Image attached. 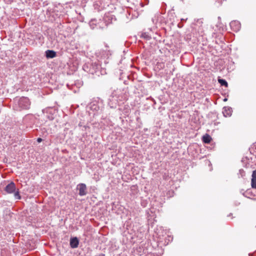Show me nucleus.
I'll return each instance as SVG.
<instances>
[{
    "label": "nucleus",
    "instance_id": "nucleus-13",
    "mask_svg": "<svg viewBox=\"0 0 256 256\" xmlns=\"http://www.w3.org/2000/svg\"><path fill=\"white\" fill-rule=\"evenodd\" d=\"M211 140L212 138L208 134H206L202 136V141L206 144L210 143Z\"/></svg>",
    "mask_w": 256,
    "mask_h": 256
},
{
    "label": "nucleus",
    "instance_id": "nucleus-19",
    "mask_svg": "<svg viewBox=\"0 0 256 256\" xmlns=\"http://www.w3.org/2000/svg\"><path fill=\"white\" fill-rule=\"evenodd\" d=\"M227 100H228V98H224V102H226V101H227Z\"/></svg>",
    "mask_w": 256,
    "mask_h": 256
},
{
    "label": "nucleus",
    "instance_id": "nucleus-4",
    "mask_svg": "<svg viewBox=\"0 0 256 256\" xmlns=\"http://www.w3.org/2000/svg\"><path fill=\"white\" fill-rule=\"evenodd\" d=\"M4 190L8 194L14 193L15 199L20 200L21 198L18 189H16V184L13 182H11L8 184L4 188Z\"/></svg>",
    "mask_w": 256,
    "mask_h": 256
},
{
    "label": "nucleus",
    "instance_id": "nucleus-14",
    "mask_svg": "<svg viewBox=\"0 0 256 256\" xmlns=\"http://www.w3.org/2000/svg\"><path fill=\"white\" fill-rule=\"evenodd\" d=\"M218 82L220 84L221 86H225L226 87H228V83L225 80L222 79V78H219L218 80Z\"/></svg>",
    "mask_w": 256,
    "mask_h": 256
},
{
    "label": "nucleus",
    "instance_id": "nucleus-11",
    "mask_svg": "<svg viewBox=\"0 0 256 256\" xmlns=\"http://www.w3.org/2000/svg\"><path fill=\"white\" fill-rule=\"evenodd\" d=\"M45 55L47 58H52L56 56V52L53 50H47L45 52Z\"/></svg>",
    "mask_w": 256,
    "mask_h": 256
},
{
    "label": "nucleus",
    "instance_id": "nucleus-20",
    "mask_svg": "<svg viewBox=\"0 0 256 256\" xmlns=\"http://www.w3.org/2000/svg\"><path fill=\"white\" fill-rule=\"evenodd\" d=\"M104 256V254H103V256Z\"/></svg>",
    "mask_w": 256,
    "mask_h": 256
},
{
    "label": "nucleus",
    "instance_id": "nucleus-15",
    "mask_svg": "<svg viewBox=\"0 0 256 256\" xmlns=\"http://www.w3.org/2000/svg\"><path fill=\"white\" fill-rule=\"evenodd\" d=\"M141 37L146 40H150L152 38L151 36L150 35H149L148 32L142 33L141 35Z\"/></svg>",
    "mask_w": 256,
    "mask_h": 256
},
{
    "label": "nucleus",
    "instance_id": "nucleus-12",
    "mask_svg": "<svg viewBox=\"0 0 256 256\" xmlns=\"http://www.w3.org/2000/svg\"><path fill=\"white\" fill-rule=\"evenodd\" d=\"M251 185L252 188H256V170L252 172Z\"/></svg>",
    "mask_w": 256,
    "mask_h": 256
},
{
    "label": "nucleus",
    "instance_id": "nucleus-17",
    "mask_svg": "<svg viewBox=\"0 0 256 256\" xmlns=\"http://www.w3.org/2000/svg\"><path fill=\"white\" fill-rule=\"evenodd\" d=\"M238 174L240 175L242 177L244 176L245 174V172L244 171L242 170V169H240V170H239V174Z\"/></svg>",
    "mask_w": 256,
    "mask_h": 256
},
{
    "label": "nucleus",
    "instance_id": "nucleus-5",
    "mask_svg": "<svg viewBox=\"0 0 256 256\" xmlns=\"http://www.w3.org/2000/svg\"><path fill=\"white\" fill-rule=\"evenodd\" d=\"M98 57H100L102 59H104V63L106 64L108 63V59L111 56L112 53L108 50V46L106 44L105 48L104 49L101 50L99 52Z\"/></svg>",
    "mask_w": 256,
    "mask_h": 256
},
{
    "label": "nucleus",
    "instance_id": "nucleus-10",
    "mask_svg": "<svg viewBox=\"0 0 256 256\" xmlns=\"http://www.w3.org/2000/svg\"><path fill=\"white\" fill-rule=\"evenodd\" d=\"M232 108L230 107L224 106L223 108L222 113L225 117L230 116L232 113Z\"/></svg>",
    "mask_w": 256,
    "mask_h": 256
},
{
    "label": "nucleus",
    "instance_id": "nucleus-7",
    "mask_svg": "<svg viewBox=\"0 0 256 256\" xmlns=\"http://www.w3.org/2000/svg\"><path fill=\"white\" fill-rule=\"evenodd\" d=\"M78 190V194L80 196H84L86 194V186L84 184H80L77 186Z\"/></svg>",
    "mask_w": 256,
    "mask_h": 256
},
{
    "label": "nucleus",
    "instance_id": "nucleus-6",
    "mask_svg": "<svg viewBox=\"0 0 256 256\" xmlns=\"http://www.w3.org/2000/svg\"><path fill=\"white\" fill-rule=\"evenodd\" d=\"M113 20H116L115 16L110 14H106L104 17V20L106 26L112 22Z\"/></svg>",
    "mask_w": 256,
    "mask_h": 256
},
{
    "label": "nucleus",
    "instance_id": "nucleus-3",
    "mask_svg": "<svg viewBox=\"0 0 256 256\" xmlns=\"http://www.w3.org/2000/svg\"><path fill=\"white\" fill-rule=\"evenodd\" d=\"M30 102L27 97L16 98L14 100L13 108L14 110L20 111L30 108Z\"/></svg>",
    "mask_w": 256,
    "mask_h": 256
},
{
    "label": "nucleus",
    "instance_id": "nucleus-18",
    "mask_svg": "<svg viewBox=\"0 0 256 256\" xmlns=\"http://www.w3.org/2000/svg\"><path fill=\"white\" fill-rule=\"evenodd\" d=\"M42 138H37V142H42Z\"/></svg>",
    "mask_w": 256,
    "mask_h": 256
},
{
    "label": "nucleus",
    "instance_id": "nucleus-16",
    "mask_svg": "<svg viewBox=\"0 0 256 256\" xmlns=\"http://www.w3.org/2000/svg\"><path fill=\"white\" fill-rule=\"evenodd\" d=\"M90 109L92 110H96V111H98V110L100 108L99 106H98V104H92L90 106Z\"/></svg>",
    "mask_w": 256,
    "mask_h": 256
},
{
    "label": "nucleus",
    "instance_id": "nucleus-1",
    "mask_svg": "<svg viewBox=\"0 0 256 256\" xmlns=\"http://www.w3.org/2000/svg\"><path fill=\"white\" fill-rule=\"evenodd\" d=\"M127 98L128 95L124 90L117 89L114 90L110 95L108 99V105L110 108H116L120 103L126 100Z\"/></svg>",
    "mask_w": 256,
    "mask_h": 256
},
{
    "label": "nucleus",
    "instance_id": "nucleus-8",
    "mask_svg": "<svg viewBox=\"0 0 256 256\" xmlns=\"http://www.w3.org/2000/svg\"><path fill=\"white\" fill-rule=\"evenodd\" d=\"M230 26L234 31L238 32L240 28V24L238 21L233 20L232 21L230 24Z\"/></svg>",
    "mask_w": 256,
    "mask_h": 256
},
{
    "label": "nucleus",
    "instance_id": "nucleus-9",
    "mask_svg": "<svg viewBox=\"0 0 256 256\" xmlns=\"http://www.w3.org/2000/svg\"><path fill=\"white\" fill-rule=\"evenodd\" d=\"M70 244L72 248H76L79 244V240L77 237L72 238L70 239Z\"/></svg>",
    "mask_w": 256,
    "mask_h": 256
},
{
    "label": "nucleus",
    "instance_id": "nucleus-21",
    "mask_svg": "<svg viewBox=\"0 0 256 256\" xmlns=\"http://www.w3.org/2000/svg\"><path fill=\"white\" fill-rule=\"evenodd\" d=\"M104 256V254H103V256Z\"/></svg>",
    "mask_w": 256,
    "mask_h": 256
},
{
    "label": "nucleus",
    "instance_id": "nucleus-2",
    "mask_svg": "<svg viewBox=\"0 0 256 256\" xmlns=\"http://www.w3.org/2000/svg\"><path fill=\"white\" fill-rule=\"evenodd\" d=\"M83 70L90 74L100 76L106 74V70L101 67V64L99 60L92 62L90 66L84 64Z\"/></svg>",
    "mask_w": 256,
    "mask_h": 256
}]
</instances>
